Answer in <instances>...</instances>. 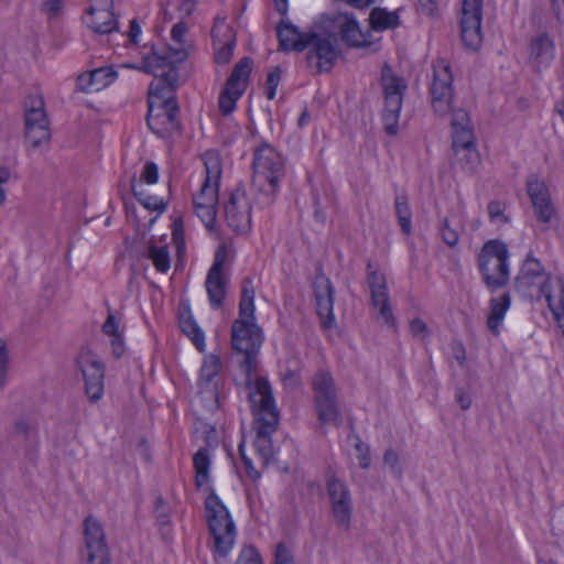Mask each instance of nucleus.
Instances as JSON below:
<instances>
[{
	"instance_id": "obj_1",
	"label": "nucleus",
	"mask_w": 564,
	"mask_h": 564,
	"mask_svg": "<svg viewBox=\"0 0 564 564\" xmlns=\"http://www.w3.org/2000/svg\"><path fill=\"white\" fill-rule=\"evenodd\" d=\"M254 310L252 281L245 279L239 303V318L235 319L231 325V347L237 354L243 356L239 366L246 376L245 386L248 390V400L254 417V447L258 454L268 463L273 456L271 437L278 429L280 412L269 380L257 376L258 356L263 344V334L256 324Z\"/></svg>"
},
{
	"instance_id": "obj_2",
	"label": "nucleus",
	"mask_w": 564,
	"mask_h": 564,
	"mask_svg": "<svg viewBox=\"0 0 564 564\" xmlns=\"http://www.w3.org/2000/svg\"><path fill=\"white\" fill-rule=\"evenodd\" d=\"M186 53L175 50L173 61L167 56H144L141 65H128L130 68L153 74L154 79L149 86L147 124L153 133L164 138L178 128V104L176 89L183 85L188 75L182 73Z\"/></svg>"
},
{
	"instance_id": "obj_3",
	"label": "nucleus",
	"mask_w": 564,
	"mask_h": 564,
	"mask_svg": "<svg viewBox=\"0 0 564 564\" xmlns=\"http://www.w3.org/2000/svg\"><path fill=\"white\" fill-rule=\"evenodd\" d=\"M518 293L531 301L544 297L555 319L564 322V283L560 278H552L545 272L541 262L528 254L514 280Z\"/></svg>"
},
{
	"instance_id": "obj_4",
	"label": "nucleus",
	"mask_w": 564,
	"mask_h": 564,
	"mask_svg": "<svg viewBox=\"0 0 564 564\" xmlns=\"http://www.w3.org/2000/svg\"><path fill=\"white\" fill-rule=\"evenodd\" d=\"M286 173L285 159L268 142L253 150L251 189L261 208L272 206Z\"/></svg>"
},
{
	"instance_id": "obj_5",
	"label": "nucleus",
	"mask_w": 564,
	"mask_h": 564,
	"mask_svg": "<svg viewBox=\"0 0 564 564\" xmlns=\"http://www.w3.org/2000/svg\"><path fill=\"white\" fill-rule=\"evenodd\" d=\"M508 246L498 239L485 242L477 256V264L485 285L490 291L503 289L510 279Z\"/></svg>"
},
{
	"instance_id": "obj_6",
	"label": "nucleus",
	"mask_w": 564,
	"mask_h": 564,
	"mask_svg": "<svg viewBox=\"0 0 564 564\" xmlns=\"http://www.w3.org/2000/svg\"><path fill=\"white\" fill-rule=\"evenodd\" d=\"M206 517L214 539V551L227 557L235 544L236 528L227 507L216 494H210L205 501Z\"/></svg>"
},
{
	"instance_id": "obj_7",
	"label": "nucleus",
	"mask_w": 564,
	"mask_h": 564,
	"mask_svg": "<svg viewBox=\"0 0 564 564\" xmlns=\"http://www.w3.org/2000/svg\"><path fill=\"white\" fill-rule=\"evenodd\" d=\"M312 390L318 422L322 425L343 422L338 404L337 388L333 375L327 369H318L312 378Z\"/></svg>"
},
{
	"instance_id": "obj_8",
	"label": "nucleus",
	"mask_w": 564,
	"mask_h": 564,
	"mask_svg": "<svg viewBox=\"0 0 564 564\" xmlns=\"http://www.w3.org/2000/svg\"><path fill=\"white\" fill-rule=\"evenodd\" d=\"M380 85L384 96V108L382 111L384 131L389 135H395L399 128V116L403 105V96L408 85L404 78L395 75L388 64H384L381 69Z\"/></svg>"
},
{
	"instance_id": "obj_9",
	"label": "nucleus",
	"mask_w": 564,
	"mask_h": 564,
	"mask_svg": "<svg viewBox=\"0 0 564 564\" xmlns=\"http://www.w3.org/2000/svg\"><path fill=\"white\" fill-rule=\"evenodd\" d=\"M433 77L430 85L431 106L437 116H446L453 110L454 87L449 63L444 58L433 62Z\"/></svg>"
},
{
	"instance_id": "obj_10",
	"label": "nucleus",
	"mask_w": 564,
	"mask_h": 564,
	"mask_svg": "<svg viewBox=\"0 0 564 564\" xmlns=\"http://www.w3.org/2000/svg\"><path fill=\"white\" fill-rule=\"evenodd\" d=\"M312 39L306 48V63L314 74L329 73L340 54L337 37L332 33L311 32Z\"/></svg>"
},
{
	"instance_id": "obj_11",
	"label": "nucleus",
	"mask_w": 564,
	"mask_h": 564,
	"mask_svg": "<svg viewBox=\"0 0 564 564\" xmlns=\"http://www.w3.org/2000/svg\"><path fill=\"white\" fill-rule=\"evenodd\" d=\"M80 371L85 393L91 403L98 402L105 391V365L100 357L88 347H82L76 358Z\"/></svg>"
},
{
	"instance_id": "obj_12",
	"label": "nucleus",
	"mask_w": 564,
	"mask_h": 564,
	"mask_svg": "<svg viewBox=\"0 0 564 564\" xmlns=\"http://www.w3.org/2000/svg\"><path fill=\"white\" fill-rule=\"evenodd\" d=\"M206 178L198 194L193 197V205L196 215L205 224L206 228L212 229L216 221V204L218 202V187L220 180V169L215 165L214 171L206 164Z\"/></svg>"
},
{
	"instance_id": "obj_13",
	"label": "nucleus",
	"mask_w": 564,
	"mask_h": 564,
	"mask_svg": "<svg viewBox=\"0 0 564 564\" xmlns=\"http://www.w3.org/2000/svg\"><path fill=\"white\" fill-rule=\"evenodd\" d=\"M366 270L371 305L378 308V316L382 318L388 326L394 327L397 321L390 303L386 275L380 272L378 265L370 260L367 263Z\"/></svg>"
},
{
	"instance_id": "obj_14",
	"label": "nucleus",
	"mask_w": 564,
	"mask_h": 564,
	"mask_svg": "<svg viewBox=\"0 0 564 564\" xmlns=\"http://www.w3.org/2000/svg\"><path fill=\"white\" fill-rule=\"evenodd\" d=\"M484 0H462L460 9V36L464 45L470 50H477L482 42Z\"/></svg>"
},
{
	"instance_id": "obj_15",
	"label": "nucleus",
	"mask_w": 564,
	"mask_h": 564,
	"mask_svg": "<svg viewBox=\"0 0 564 564\" xmlns=\"http://www.w3.org/2000/svg\"><path fill=\"white\" fill-rule=\"evenodd\" d=\"M85 564H111L106 534L100 522L93 516L84 520Z\"/></svg>"
},
{
	"instance_id": "obj_16",
	"label": "nucleus",
	"mask_w": 564,
	"mask_h": 564,
	"mask_svg": "<svg viewBox=\"0 0 564 564\" xmlns=\"http://www.w3.org/2000/svg\"><path fill=\"white\" fill-rule=\"evenodd\" d=\"M327 494L337 527L348 531L351 523L352 502L350 491L334 474L326 476Z\"/></svg>"
},
{
	"instance_id": "obj_17",
	"label": "nucleus",
	"mask_w": 564,
	"mask_h": 564,
	"mask_svg": "<svg viewBox=\"0 0 564 564\" xmlns=\"http://www.w3.org/2000/svg\"><path fill=\"white\" fill-rule=\"evenodd\" d=\"M225 216L228 226L236 234L251 230V205L243 188L234 189L225 204Z\"/></svg>"
},
{
	"instance_id": "obj_18",
	"label": "nucleus",
	"mask_w": 564,
	"mask_h": 564,
	"mask_svg": "<svg viewBox=\"0 0 564 564\" xmlns=\"http://www.w3.org/2000/svg\"><path fill=\"white\" fill-rule=\"evenodd\" d=\"M527 193L533 205L538 220L549 224L555 216L556 210L544 181L540 180L534 174L530 175L527 180Z\"/></svg>"
},
{
	"instance_id": "obj_19",
	"label": "nucleus",
	"mask_w": 564,
	"mask_h": 564,
	"mask_svg": "<svg viewBox=\"0 0 564 564\" xmlns=\"http://www.w3.org/2000/svg\"><path fill=\"white\" fill-rule=\"evenodd\" d=\"M313 289L316 300L317 313L321 317L326 318L324 325L326 327H332L335 321L333 313L335 290L332 281L323 272L322 265L317 268L313 282Z\"/></svg>"
},
{
	"instance_id": "obj_20",
	"label": "nucleus",
	"mask_w": 564,
	"mask_h": 564,
	"mask_svg": "<svg viewBox=\"0 0 564 564\" xmlns=\"http://www.w3.org/2000/svg\"><path fill=\"white\" fill-rule=\"evenodd\" d=\"M225 260V253L218 250L206 276L208 301L214 310L221 307L226 296L227 279L223 272Z\"/></svg>"
},
{
	"instance_id": "obj_21",
	"label": "nucleus",
	"mask_w": 564,
	"mask_h": 564,
	"mask_svg": "<svg viewBox=\"0 0 564 564\" xmlns=\"http://www.w3.org/2000/svg\"><path fill=\"white\" fill-rule=\"evenodd\" d=\"M529 63L535 69L546 68L555 58V43L547 32H540L529 42Z\"/></svg>"
},
{
	"instance_id": "obj_22",
	"label": "nucleus",
	"mask_w": 564,
	"mask_h": 564,
	"mask_svg": "<svg viewBox=\"0 0 564 564\" xmlns=\"http://www.w3.org/2000/svg\"><path fill=\"white\" fill-rule=\"evenodd\" d=\"M280 51L303 52L310 46L311 32H300L290 21L281 20L276 25Z\"/></svg>"
},
{
	"instance_id": "obj_23",
	"label": "nucleus",
	"mask_w": 564,
	"mask_h": 564,
	"mask_svg": "<svg viewBox=\"0 0 564 564\" xmlns=\"http://www.w3.org/2000/svg\"><path fill=\"white\" fill-rule=\"evenodd\" d=\"M340 40L349 47L368 46L369 42L352 14L340 13L333 20Z\"/></svg>"
},
{
	"instance_id": "obj_24",
	"label": "nucleus",
	"mask_w": 564,
	"mask_h": 564,
	"mask_svg": "<svg viewBox=\"0 0 564 564\" xmlns=\"http://www.w3.org/2000/svg\"><path fill=\"white\" fill-rule=\"evenodd\" d=\"M117 70L112 67H99L77 77V88L84 93L99 91L116 80Z\"/></svg>"
},
{
	"instance_id": "obj_25",
	"label": "nucleus",
	"mask_w": 564,
	"mask_h": 564,
	"mask_svg": "<svg viewBox=\"0 0 564 564\" xmlns=\"http://www.w3.org/2000/svg\"><path fill=\"white\" fill-rule=\"evenodd\" d=\"M25 139L33 148L50 140L48 119L45 111L25 112Z\"/></svg>"
},
{
	"instance_id": "obj_26",
	"label": "nucleus",
	"mask_w": 564,
	"mask_h": 564,
	"mask_svg": "<svg viewBox=\"0 0 564 564\" xmlns=\"http://www.w3.org/2000/svg\"><path fill=\"white\" fill-rule=\"evenodd\" d=\"M113 1H107L104 7L95 8L89 7L88 14L90 15L87 22L88 26L97 34H109L118 30V21L112 12Z\"/></svg>"
},
{
	"instance_id": "obj_27",
	"label": "nucleus",
	"mask_w": 564,
	"mask_h": 564,
	"mask_svg": "<svg viewBox=\"0 0 564 564\" xmlns=\"http://www.w3.org/2000/svg\"><path fill=\"white\" fill-rule=\"evenodd\" d=\"M223 368V362L219 356L209 354L205 356L200 367L198 384L202 390L212 393L217 392L218 384L216 378Z\"/></svg>"
},
{
	"instance_id": "obj_28",
	"label": "nucleus",
	"mask_w": 564,
	"mask_h": 564,
	"mask_svg": "<svg viewBox=\"0 0 564 564\" xmlns=\"http://www.w3.org/2000/svg\"><path fill=\"white\" fill-rule=\"evenodd\" d=\"M180 327L197 350L204 352L206 349L205 334L194 319L188 306L180 312Z\"/></svg>"
},
{
	"instance_id": "obj_29",
	"label": "nucleus",
	"mask_w": 564,
	"mask_h": 564,
	"mask_svg": "<svg viewBox=\"0 0 564 564\" xmlns=\"http://www.w3.org/2000/svg\"><path fill=\"white\" fill-rule=\"evenodd\" d=\"M511 304L510 295L502 294L500 297L490 300V314L487 318V326L494 333L498 334L499 326L505 318Z\"/></svg>"
},
{
	"instance_id": "obj_30",
	"label": "nucleus",
	"mask_w": 564,
	"mask_h": 564,
	"mask_svg": "<svg viewBox=\"0 0 564 564\" xmlns=\"http://www.w3.org/2000/svg\"><path fill=\"white\" fill-rule=\"evenodd\" d=\"M394 209L398 224L401 231L409 236L412 232V212L409 205L408 196L404 193L397 194L394 197Z\"/></svg>"
},
{
	"instance_id": "obj_31",
	"label": "nucleus",
	"mask_w": 564,
	"mask_h": 564,
	"mask_svg": "<svg viewBox=\"0 0 564 564\" xmlns=\"http://www.w3.org/2000/svg\"><path fill=\"white\" fill-rule=\"evenodd\" d=\"M195 484L198 488L209 481L210 455L206 447L199 448L193 457Z\"/></svg>"
},
{
	"instance_id": "obj_32",
	"label": "nucleus",
	"mask_w": 564,
	"mask_h": 564,
	"mask_svg": "<svg viewBox=\"0 0 564 564\" xmlns=\"http://www.w3.org/2000/svg\"><path fill=\"white\" fill-rule=\"evenodd\" d=\"M131 191L138 202L147 209L158 213H163L166 209L167 204L162 198L147 194L142 184L138 183L135 177L131 180Z\"/></svg>"
},
{
	"instance_id": "obj_33",
	"label": "nucleus",
	"mask_w": 564,
	"mask_h": 564,
	"mask_svg": "<svg viewBox=\"0 0 564 564\" xmlns=\"http://www.w3.org/2000/svg\"><path fill=\"white\" fill-rule=\"evenodd\" d=\"M187 30H188V26H187L186 22H184V20H181L172 28V31H171V36H172L173 42L175 43V46L174 47L169 46L161 52L152 48L151 54H149L148 56L163 55V56H167L169 61H173V53L175 50H183L185 53H187V51L184 47V36H185ZM187 56H188V54H186V57Z\"/></svg>"
},
{
	"instance_id": "obj_34",
	"label": "nucleus",
	"mask_w": 564,
	"mask_h": 564,
	"mask_svg": "<svg viewBox=\"0 0 564 564\" xmlns=\"http://www.w3.org/2000/svg\"><path fill=\"white\" fill-rule=\"evenodd\" d=\"M245 91L246 89H242V85L236 87L234 85L229 86V84L226 83L218 99V107L221 115H230L235 110L238 99Z\"/></svg>"
},
{
	"instance_id": "obj_35",
	"label": "nucleus",
	"mask_w": 564,
	"mask_h": 564,
	"mask_svg": "<svg viewBox=\"0 0 564 564\" xmlns=\"http://www.w3.org/2000/svg\"><path fill=\"white\" fill-rule=\"evenodd\" d=\"M369 20L371 28L376 31L394 29L399 25L397 12H389L383 8L372 9Z\"/></svg>"
},
{
	"instance_id": "obj_36",
	"label": "nucleus",
	"mask_w": 564,
	"mask_h": 564,
	"mask_svg": "<svg viewBox=\"0 0 564 564\" xmlns=\"http://www.w3.org/2000/svg\"><path fill=\"white\" fill-rule=\"evenodd\" d=\"M460 169L468 174H474L481 163L480 154L475 145L454 152Z\"/></svg>"
},
{
	"instance_id": "obj_37",
	"label": "nucleus",
	"mask_w": 564,
	"mask_h": 564,
	"mask_svg": "<svg viewBox=\"0 0 564 564\" xmlns=\"http://www.w3.org/2000/svg\"><path fill=\"white\" fill-rule=\"evenodd\" d=\"M252 70V59L250 57H242L234 67L227 82L229 86L234 85L239 87L242 85V89H247L249 76Z\"/></svg>"
},
{
	"instance_id": "obj_38",
	"label": "nucleus",
	"mask_w": 564,
	"mask_h": 564,
	"mask_svg": "<svg viewBox=\"0 0 564 564\" xmlns=\"http://www.w3.org/2000/svg\"><path fill=\"white\" fill-rule=\"evenodd\" d=\"M148 258L152 260L153 265L159 272L165 273L169 271L171 259L167 246L159 247L150 241L148 246Z\"/></svg>"
},
{
	"instance_id": "obj_39",
	"label": "nucleus",
	"mask_w": 564,
	"mask_h": 564,
	"mask_svg": "<svg viewBox=\"0 0 564 564\" xmlns=\"http://www.w3.org/2000/svg\"><path fill=\"white\" fill-rule=\"evenodd\" d=\"M453 130V151L462 150L475 145V137L473 129H452Z\"/></svg>"
},
{
	"instance_id": "obj_40",
	"label": "nucleus",
	"mask_w": 564,
	"mask_h": 564,
	"mask_svg": "<svg viewBox=\"0 0 564 564\" xmlns=\"http://www.w3.org/2000/svg\"><path fill=\"white\" fill-rule=\"evenodd\" d=\"M440 235L444 243H446L451 248L456 247L459 241L458 231L451 226L449 220L447 218H445L441 224Z\"/></svg>"
},
{
	"instance_id": "obj_41",
	"label": "nucleus",
	"mask_w": 564,
	"mask_h": 564,
	"mask_svg": "<svg viewBox=\"0 0 564 564\" xmlns=\"http://www.w3.org/2000/svg\"><path fill=\"white\" fill-rule=\"evenodd\" d=\"M383 463L390 468V471L393 474L394 477H397L398 479L402 478L403 468L400 464L399 455L394 449L389 448L384 452Z\"/></svg>"
},
{
	"instance_id": "obj_42",
	"label": "nucleus",
	"mask_w": 564,
	"mask_h": 564,
	"mask_svg": "<svg viewBox=\"0 0 564 564\" xmlns=\"http://www.w3.org/2000/svg\"><path fill=\"white\" fill-rule=\"evenodd\" d=\"M506 204L499 200H491L488 203L487 210L491 221H499L502 224L509 223V217L505 215Z\"/></svg>"
},
{
	"instance_id": "obj_43",
	"label": "nucleus",
	"mask_w": 564,
	"mask_h": 564,
	"mask_svg": "<svg viewBox=\"0 0 564 564\" xmlns=\"http://www.w3.org/2000/svg\"><path fill=\"white\" fill-rule=\"evenodd\" d=\"M172 240L176 246L177 253L181 254L185 249L184 224L181 217L173 221Z\"/></svg>"
},
{
	"instance_id": "obj_44",
	"label": "nucleus",
	"mask_w": 564,
	"mask_h": 564,
	"mask_svg": "<svg viewBox=\"0 0 564 564\" xmlns=\"http://www.w3.org/2000/svg\"><path fill=\"white\" fill-rule=\"evenodd\" d=\"M236 564H263V562L258 550L252 545H248L241 550Z\"/></svg>"
},
{
	"instance_id": "obj_45",
	"label": "nucleus",
	"mask_w": 564,
	"mask_h": 564,
	"mask_svg": "<svg viewBox=\"0 0 564 564\" xmlns=\"http://www.w3.org/2000/svg\"><path fill=\"white\" fill-rule=\"evenodd\" d=\"M355 449L357 452V459L359 462V466L362 469H368L371 464L370 448L364 443L359 436H356Z\"/></svg>"
},
{
	"instance_id": "obj_46",
	"label": "nucleus",
	"mask_w": 564,
	"mask_h": 564,
	"mask_svg": "<svg viewBox=\"0 0 564 564\" xmlns=\"http://www.w3.org/2000/svg\"><path fill=\"white\" fill-rule=\"evenodd\" d=\"M9 368V351L4 339L0 338V390L7 383Z\"/></svg>"
},
{
	"instance_id": "obj_47",
	"label": "nucleus",
	"mask_w": 564,
	"mask_h": 564,
	"mask_svg": "<svg viewBox=\"0 0 564 564\" xmlns=\"http://www.w3.org/2000/svg\"><path fill=\"white\" fill-rule=\"evenodd\" d=\"M282 70L279 66L268 73L267 77V98L272 100L275 97L276 88L281 79Z\"/></svg>"
},
{
	"instance_id": "obj_48",
	"label": "nucleus",
	"mask_w": 564,
	"mask_h": 564,
	"mask_svg": "<svg viewBox=\"0 0 564 564\" xmlns=\"http://www.w3.org/2000/svg\"><path fill=\"white\" fill-rule=\"evenodd\" d=\"M159 180V167L158 165L152 162L148 161L145 162L143 170L140 175V181L144 182L149 185L155 184Z\"/></svg>"
},
{
	"instance_id": "obj_49",
	"label": "nucleus",
	"mask_w": 564,
	"mask_h": 564,
	"mask_svg": "<svg viewBox=\"0 0 564 564\" xmlns=\"http://www.w3.org/2000/svg\"><path fill=\"white\" fill-rule=\"evenodd\" d=\"M239 453H240V456H241V460L243 463V466H245V470H246V474L247 476L252 480V481H257L259 478H260V473L254 468L253 464H252V460L245 454V444L241 443L239 445Z\"/></svg>"
},
{
	"instance_id": "obj_50",
	"label": "nucleus",
	"mask_w": 564,
	"mask_h": 564,
	"mask_svg": "<svg viewBox=\"0 0 564 564\" xmlns=\"http://www.w3.org/2000/svg\"><path fill=\"white\" fill-rule=\"evenodd\" d=\"M452 129H471L469 124V116L464 109L453 110Z\"/></svg>"
},
{
	"instance_id": "obj_51",
	"label": "nucleus",
	"mask_w": 564,
	"mask_h": 564,
	"mask_svg": "<svg viewBox=\"0 0 564 564\" xmlns=\"http://www.w3.org/2000/svg\"><path fill=\"white\" fill-rule=\"evenodd\" d=\"M234 54V43L227 42L223 44L218 50L215 52V61L218 64H227L231 59Z\"/></svg>"
},
{
	"instance_id": "obj_52",
	"label": "nucleus",
	"mask_w": 564,
	"mask_h": 564,
	"mask_svg": "<svg viewBox=\"0 0 564 564\" xmlns=\"http://www.w3.org/2000/svg\"><path fill=\"white\" fill-rule=\"evenodd\" d=\"M410 328L413 336L420 339H425L431 334L427 324L421 318H414L413 321H411Z\"/></svg>"
},
{
	"instance_id": "obj_53",
	"label": "nucleus",
	"mask_w": 564,
	"mask_h": 564,
	"mask_svg": "<svg viewBox=\"0 0 564 564\" xmlns=\"http://www.w3.org/2000/svg\"><path fill=\"white\" fill-rule=\"evenodd\" d=\"M25 112L45 111V102L41 95H30L24 102Z\"/></svg>"
},
{
	"instance_id": "obj_54",
	"label": "nucleus",
	"mask_w": 564,
	"mask_h": 564,
	"mask_svg": "<svg viewBox=\"0 0 564 564\" xmlns=\"http://www.w3.org/2000/svg\"><path fill=\"white\" fill-rule=\"evenodd\" d=\"M196 7L195 0H176L175 8L181 17V20L189 17Z\"/></svg>"
},
{
	"instance_id": "obj_55",
	"label": "nucleus",
	"mask_w": 564,
	"mask_h": 564,
	"mask_svg": "<svg viewBox=\"0 0 564 564\" xmlns=\"http://www.w3.org/2000/svg\"><path fill=\"white\" fill-rule=\"evenodd\" d=\"M275 564H293V556L284 543H279L276 546Z\"/></svg>"
},
{
	"instance_id": "obj_56",
	"label": "nucleus",
	"mask_w": 564,
	"mask_h": 564,
	"mask_svg": "<svg viewBox=\"0 0 564 564\" xmlns=\"http://www.w3.org/2000/svg\"><path fill=\"white\" fill-rule=\"evenodd\" d=\"M102 332L111 337L120 336L116 317L110 312L108 313L107 319L102 325Z\"/></svg>"
},
{
	"instance_id": "obj_57",
	"label": "nucleus",
	"mask_w": 564,
	"mask_h": 564,
	"mask_svg": "<svg viewBox=\"0 0 564 564\" xmlns=\"http://www.w3.org/2000/svg\"><path fill=\"white\" fill-rule=\"evenodd\" d=\"M63 8L62 0H47L43 3L42 10L50 17H57Z\"/></svg>"
},
{
	"instance_id": "obj_58",
	"label": "nucleus",
	"mask_w": 564,
	"mask_h": 564,
	"mask_svg": "<svg viewBox=\"0 0 564 564\" xmlns=\"http://www.w3.org/2000/svg\"><path fill=\"white\" fill-rule=\"evenodd\" d=\"M285 387L296 389L301 386V378L294 370H288L282 377Z\"/></svg>"
},
{
	"instance_id": "obj_59",
	"label": "nucleus",
	"mask_w": 564,
	"mask_h": 564,
	"mask_svg": "<svg viewBox=\"0 0 564 564\" xmlns=\"http://www.w3.org/2000/svg\"><path fill=\"white\" fill-rule=\"evenodd\" d=\"M419 10L425 15H433L437 10L436 1L419 0Z\"/></svg>"
},
{
	"instance_id": "obj_60",
	"label": "nucleus",
	"mask_w": 564,
	"mask_h": 564,
	"mask_svg": "<svg viewBox=\"0 0 564 564\" xmlns=\"http://www.w3.org/2000/svg\"><path fill=\"white\" fill-rule=\"evenodd\" d=\"M456 401L464 411L468 410L471 405L470 395L460 388L456 390Z\"/></svg>"
},
{
	"instance_id": "obj_61",
	"label": "nucleus",
	"mask_w": 564,
	"mask_h": 564,
	"mask_svg": "<svg viewBox=\"0 0 564 564\" xmlns=\"http://www.w3.org/2000/svg\"><path fill=\"white\" fill-rule=\"evenodd\" d=\"M453 354H454V357L455 359L457 360V362L463 366L465 360H466V351H465V348L463 346V344L460 343H455L453 344Z\"/></svg>"
},
{
	"instance_id": "obj_62",
	"label": "nucleus",
	"mask_w": 564,
	"mask_h": 564,
	"mask_svg": "<svg viewBox=\"0 0 564 564\" xmlns=\"http://www.w3.org/2000/svg\"><path fill=\"white\" fill-rule=\"evenodd\" d=\"M140 33H141V28H140L139 23L137 22L135 19L131 20L128 36H129V40L133 44L138 43V37H139Z\"/></svg>"
},
{
	"instance_id": "obj_63",
	"label": "nucleus",
	"mask_w": 564,
	"mask_h": 564,
	"mask_svg": "<svg viewBox=\"0 0 564 564\" xmlns=\"http://www.w3.org/2000/svg\"><path fill=\"white\" fill-rule=\"evenodd\" d=\"M552 10L560 22H564V0H552Z\"/></svg>"
},
{
	"instance_id": "obj_64",
	"label": "nucleus",
	"mask_w": 564,
	"mask_h": 564,
	"mask_svg": "<svg viewBox=\"0 0 564 564\" xmlns=\"http://www.w3.org/2000/svg\"><path fill=\"white\" fill-rule=\"evenodd\" d=\"M14 431L18 434L28 435L29 432L31 431V425L26 420L19 419L14 423Z\"/></svg>"
}]
</instances>
